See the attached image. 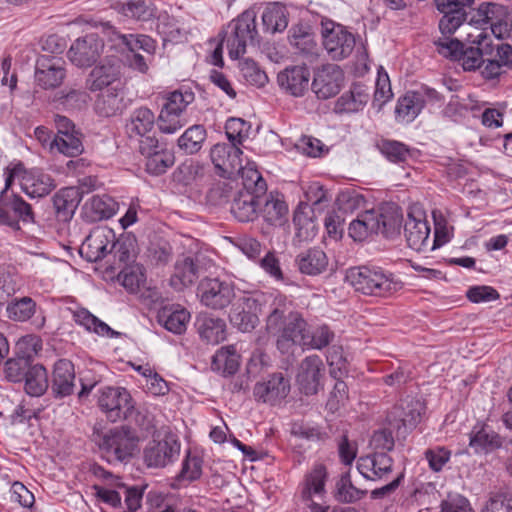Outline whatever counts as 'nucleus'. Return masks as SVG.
<instances>
[{
	"mask_svg": "<svg viewBox=\"0 0 512 512\" xmlns=\"http://www.w3.org/2000/svg\"><path fill=\"white\" fill-rule=\"evenodd\" d=\"M291 303L283 294L277 293L270 303L266 317V330L279 333L276 347L282 354L293 352L296 346L304 348L307 335V321L298 311H290Z\"/></svg>",
	"mask_w": 512,
	"mask_h": 512,
	"instance_id": "1",
	"label": "nucleus"
},
{
	"mask_svg": "<svg viewBox=\"0 0 512 512\" xmlns=\"http://www.w3.org/2000/svg\"><path fill=\"white\" fill-rule=\"evenodd\" d=\"M347 280L364 295L387 297L403 288L395 274L381 267L360 266L349 270Z\"/></svg>",
	"mask_w": 512,
	"mask_h": 512,
	"instance_id": "2",
	"label": "nucleus"
},
{
	"mask_svg": "<svg viewBox=\"0 0 512 512\" xmlns=\"http://www.w3.org/2000/svg\"><path fill=\"white\" fill-rule=\"evenodd\" d=\"M97 404L110 422L122 420L138 422L135 401L126 388L106 386L99 389Z\"/></svg>",
	"mask_w": 512,
	"mask_h": 512,
	"instance_id": "3",
	"label": "nucleus"
},
{
	"mask_svg": "<svg viewBox=\"0 0 512 512\" xmlns=\"http://www.w3.org/2000/svg\"><path fill=\"white\" fill-rule=\"evenodd\" d=\"M275 295L274 293L265 294L261 292L243 295L230 311L231 324L241 332L252 331L259 323L258 313H262L263 305L268 304L270 307Z\"/></svg>",
	"mask_w": 512,
	"mask_h": 512,
	"instance_id": "4",
	"label": "nucleus"
},
{
	"mask_svg": "<svg viewBox=\"0 0 512 512\" xmlns=\"http://www.w3.org/2000/svg\"><path fill=\"white\" fill-rule=\"evenodd\" d=\"M138 437L129 426H120L105 433L99 443L108 462H128L138 447Z\"/></svg>",
	"mask_w": 512,
	"mask_h": 512,
	"instance_id": "5",
	"label": "nucleus"
},
{
	"mask_svg": "<svg viewBox=\"0 0 512 512\" xmlns=\"http://www.w3.org/2000/svg\"><path fill=\"white\" fill-rule=\"evenodd\" d=\"M197 296L200 303L212 310H223L236 297L233 281L220 277H204L198 284Z\"/></svg>",
	"mask_w": 512,
	"mask_h": 512,
	"instance_id": "6",
	"label": "nucleus"
},
{
	"mask_svg": "<svg viewBox=\"0 0 512 512\" xmlns=\"http://www.w3.org/2000/svg\"><path fill=\"white\" fill-rule=\"evenodd\" d=\"M232 33L227 39L229 55L238 59L245 54L248 45L258 43V31L256 29V14L253 10H246L230 24Z\"/></svg>",
	"mask_w": 512,
	"mask_h": 512,
	"instance_id": "7",
	"label": "nucleus"
},
{
	"mask_svg": "<svg viewBox=\"0 0 512 512\" xmlns=\"http://www.w3.org/2000/svg\"><path fill=\"white\" fill-rule=\"evenodd\" d=\"M34 221L35 214L31 204L14 192L6 195L5 191H0V225L18 231L21 228L20 222L33 223Z\"/></svg>",
	"mask_w": 512,
	"mask_h": 512,
	"instance_id": "8",
	"label": "nucleus"
},
{
	"mask_svg": "<svg viewBox=\"0 0 512 512\" xmlns=\"http://www.w3.org/2000/svg\"><path fill=\"white\" fill-rule=\"evenodd\" d=\"M138 151L145 158V171L152 176L166 173L175 163L174 153L157 138L140 140Z\"/></svg>",
	"mask_w": 512,
	"mask_h": 512,
	"instance_id": "9",
	"label": "nucleus"
},
{
	"mask_svg": "<svg viewBox=\"0 0 512 512\" xmlns=\"http://www.w3.org/2000/svg\"><path fill=\"white\" fill-rule=\"evenodd\" d=\"M468 44L460 53L459 60L465 71H474L484 64V57L493 54V39L488 32L468 33Z\"/></svg>",
	"mask_w": 512,
	"mask_h": 512,
	"instance_id": "10",
	"label": "nucleus"
},
{
	"mask_svg": "<svg viewBox=\"0 0 512 512\" xmlns=\"http://www.w3.org/2000/svg\"><path fill=\"white\" fill-rule=\"evenodd\" d=\"M180 443L174 435L151 440L143 451L144 463L150 468H163L173 463L180 454Z\"/></svg>",
	"mask_w": 512,
	"mask_h": 512,
	"instance_id": "11",
	"label": "nucleus"
},
{
	"mask_svg": "<svg viewBox=\"0 0 512 512\" xmlns=\"http://www.w3.org/2000/svg\"><path fill=\"white\" fill-rule=\"evenodd\" d=\"M322 29L323 46L333 60L350 56L356 44L355 36L340 24L330 23Z\"/></svg>",
	"mask_w": 512,
	"mask_h": 512,
	"instance_id": "12",
	"label": "nucleus"
},
{
	"mask_svg": "<svg viewBox=\"0 0 512 512\" xmlns=\"http://www.w3.org/2000/svg\"><path fill=\"white\" fill-rule=\"evenodd\" d=\"M66 63L62 58L42 55L35 64V84L43 90H53L66 78Z\"/></svg>",
	"mask_w": 512,
	"mask_h": 512,
	"instance_id": "13",
	"label": "nucleus"
},
{
	"mask_svg": "<svg viewBox=\"0 0 512 512\" xmlns=\"http://www.w3.org/2000/svg\"><path fill=\"white\" fill-rule=\"evenodd\" d=\"M243 152L232 143H217L210 150V158L219 176L233 179L242 168Z\"/></svg>",
	"mask_w": 512,
	"mask_h": 512,
	"instance_id": "14",
	"label": "nucleus"
},
{
	"mask_svg": "<svg viewBox=\"0 0 512 512\" xmlns=\"http://www.w3.org/2000/svg\"><path fill=\"white\" fill-rule=\"evenodd\" d=\"M122 68L120 59L106 58L90 71L86 79V87L91 92H96L118 86V84H125L122 80Z\"/></svg>",
	"mask_w": 512,
	"mask_h": 512,
	"instance_id": "15",
	"label": "nucleus"
},
{
	"mask_svg": "<svg viewBox=\"0 0 512 512\" xmlns=\"http://www.w3.org/2000/svg\"><path fill=\"white\" fill-rule=\"evenodd\" d=\"M103 49V39L96 33H90L76 39L67 56L77 67H91L100 58Z\"/></svg>",
	"mask_w": 512,
	"mask_h": 512,
	"instance_id": "16",
	"label": "nucleus"
},
{
	"mask_svg": "<svg viewBox=\"0 0 512 512\" xmlns=\"http://www.w3.org/2000/svg\"><path fill=\"white\" fill-rule=\"evenodd\" d=\"M344 82V72L336 64H326L319 68L312 82V89L319 99H329L337 95Z\"/></svg>",
	"mask_w": 512,
	"mask_h": 512,
	"instance_id": "17",
	"label": "nucleus"
},
{
	"mask_svg": "<svg viewBox=\"0 0 512 512\" xmlns=\"http://www.w3.org/2000/svg\"><path fill=\"white\" fill-rule=\"evenodd\" d=\"M394 465L393 458L387 452L374 451L357 460V470L367 480L380 481L388 478Z\"/></svg>",
	"mask_w": 512,
	"mask_h": 512,
	"instance_id": "18",
	"label": "nucleus"
},
{
	"mask_svg": "<svg viewBox=\"0 0 512 512\" xmlns=\"http://www.w3.org/2000/svg\"><path fill=\"white\" fill-rule=\"evenodd\" d=\"M129 104L130 100L125 97V84H118L98 95L94 110L98 116L109 118L121 115Z\"/></svg>",
	"mask_w": 512,
	"mask_h": 512,
	"instance_id": "19",
	"label": "nucleus"
},
{
	"mask_svg": "<svg viewBox=\"0 0 512 512\" xmlns=\"http://www.w3.org/2000/svg\"><path fill=\"white\" fill-rule=\"evenodd\" d=\"M40 312L41 317L34 321V326L37 329H42L46 322V317L41 307L38 306L36 301L29 296L14 297L7 302L5 313L9 320L14 322H28Z\"/></svg>",
	"mask_w": 512,
	"mask_h": 512,
	"instance_id": "20",
	"label": "nucleus"
},
{
	"mask_svg": "<svg viewBox=\"0 0 512 512\" xmlns=\"http://www.w3.org/2000/svg\"><path fill=\"white\" fill-rule=\"evenodd\" d=\"M290 392V381L282 373H273L267 380L254 386L253 394L257 401L276 405Z\"/></svg>",
	"mask_w": 512,
	"mask_h": 512,
	"instance_id": "21",
	"label": "nucleus"
},
{
	"mask_svg": "<svg viewBox=\"0 0 512 512\" xmlns=\"http://www.w3.org/2000/svg\"><path fill=\"white\" fill-rule=\"evenodd\" d=\"M440 13L443 14L439 21V30L443 36L452 35L465 21V8L469 3H460L456 0H434Z\"/></svg>",
	"mask_w": 512,
	"mask_h": 512,
	"instance_id": "22",
	"label": "nucleus"
},
{
	"mask_svg": "<svg viewBox=\"0 0 512 512\" xmlns=\"http://www.w3.org/2000/svg\"><path fill=\"white\" fill-rule=\"evenodd\" d=\"M22 191L31 198H41L56 187L54 178L38 168L23 170L20 178Z\"/></svg>",
	"mask_w": 512,
	"mask_h": 512,
	"instance_id": "23",
	"label": "nucleus"
},
{
	"mask_svg": "<svg viewBox=\"0 0 512 512\" xmlns=\"http://www.w3.org/2000/svg\"><path fill=\"white\" fill-rule=\"evenodd\" d=\"M323 370V361L318 355H310L302 360L297 381L305 395H315L318 392Z\"/></svg>",
	"mask_w": 512,
	"mask_h": 512,
	"instance_id": "24",
	"label": "nucleus"
},
{
	"mask_svg": "<svg viewBox=\"0 0 512 512\" xmlns=\"http://www.w3.org/2000/svg\"><path fill=\"white\" fill-rule=\"evenodd\" d=\"M155 126V115L148 107L134 109L126 120L125 132L129 139L140 140L156 138L149 135Z\"/></svg>",
	"mask_w": 512,
	"mask_h": 512,
	"instance_id": "25",
	"label": "nucleus"
},
{
	"mask_svg": "<svg viewBox=\"0 0 512 512\" xmlns=\"http://www.w3.org/2000/svg\"><path fill=\"white\" fill-rule=\"evenodd\" d=\"M75 388L74 364L68 359L56 361L52 372L51 390L55 398L71 395Z\"/></svg>",
	"mask_w": 512,
	"mask_h": 512,
	"instance_id": "26",
	"label": "nucleus"
},
{
	"mask_svg": "<svg viewBox=\"0 0 512 512\" xmlns=\"http://www.w3.org/2000/svg\"><path fill=\"white\" fill-rule=\"evenodd\" d=\"M102 30L108 41L114 42L115 45H123L128 50H143L150 55H153L155 52V41L150 36L143 34H122L109 23L104 24Z\"/></svg>",
	"mask_w": 512,
	"mask_h": 512,
	"instance_id": "27",
	"label": "nucleus"
},
{
	"mask_svg": "<svg viewBox=\"0 0 512 512\" xmlns=\"http://www.w3.org/2000/svg\"><path fill=\"white\" fill-rule=\"evenodd\" d=\"M327 468L322 463H317L304 476L300 484V497L302 502L311 501V497L323 498L326 495Z\"/></svg>",
	"mask_w": 512,
	"mask_h": 512,
	"instance_id": "28",
	"label": "nucleus"
},
{
	"mask_svg": "<svg viewBox=\"0 0 512 512\" xmlns=\"http://www.w3.org/2000/svg\"><path fill=\"white\" fill-rule=\"evenodd\" d=\"M293 223L295 236L299 241H310L318 233L315 210L307 203L298 204L294 211Z\"/></svg>",
	"mask_w": 512,
	"mask_h": 512,
	"instance_id": "29",
	"label": "nucleus"
},
{
	"mask_svg": "<svg viewBox=\"0 0 512 512\" xmlns=\"http://www.w3.org/2000/svg\"><path fill=\"white\" fill-rule=\"evenodd\" d=\"M118 203L109 195H94L83 206L84 218L91 223L109 219L115 215Z\"/></svg>",
	"mask_w": 512,
	"mask_h": 512,
	"instance_id": "30",
	"label": "nucleus"
},
{
	"mask_svg": "<svg viewBox=\"0 0 512 512\" xmlns=\"http://www.w3.org/2000/svg\"><path fill=\"white\" fill-rule=\"evenodd\" d=\"M52 200L57 219L68 222L81 202V193L76 187H65L57 191Z\"/></svg>",
	"mask_w": 512,
	"mask_h": 512,
	"instance_id": "31",
	"label": "nucleus"
},
{
	"mask_svg": "<svg viewBox=\"0 0 512 512\" xmlns=\"http://www.w3.org/2000/svg\"><path fill=\"white\" fill-rule=\"evenodd\" d=\"M111 232L102 229L92 231L83 241L80 247V254L85 256L88 261L96 262L103 259L107 253L111 252L109 239Z\"/></svg>",
	"mask_w": 512,
	"mask_h": 512,
	"instance_id": "32",
	"label": "nucleus"
},
{
	"mask_svg": "<svg viewBox=\"0 0 512 512\" xmlns=\"http://www.w3.org/2000/svg\"><path fill=\"white\" fill-rule=\"evenodd\" d=\"M190 313L180 305H167L158 310L157 322L173 334L186 331Z\"/></svg>",
	"mask_w": 512,
	"mask_h": 512,
	"instance_id": "33",
	"label": "nucleus"
},
{
	"mask_svg": "<svg viewBox=\"0 0 512 512\" xmlns=\"http://www.w3.org/2000/svg\"><path fill=\"white\" fill-rule=\"evenodd\" d=\"M404 235L410 248L422 251L429 239L430 226L425 218L408 214L404 224Z\"/></svg>",
	"mask_w": 512,
	"mask_h": 512,
	"instance_id": "34",
	"label": "nucleus"
},
{
	"mask_svg": "<svg viewBox=\"0 0 512 512\" xmlns=\"http://www.w3.org/2000/svg\"><path fill=\"white\" fill-rule=\"evenodd\" d=\"M368 88L360 83H354L350 90L343 93L336 101V113H354L362 110L369 100Z\"/></svg>",
	"mask_w": 512,
	"mask_h": 512,
	"instance_id": "35",
	"label": "nucleus"
},
{
	"mask_svg": "<svg viewBox=\"0 0 512 512\" xmlns=\"http://www.w3.org/2000/svg\"><path fill=\"white\" fill-rule=\"evenodd\" d=\"M195 325L200 338L207 344L215 345L226 339V323L222 318L202 314Z\"/></svg>",
	"mask_w": 512,
	"mask_h": 512,
	"instance_id": "36",
	"label": "nucleus"
},
{
	"mask_svg": "<svg viewBox=\"0 0 512 512\" xmlns=\"http://www.w3.org/2000/svg\"><path fill=\"white\" fill-rule=\"evenodd\" d=\"M469 446L475 453H488L502 446V439L488 425L478 422L470 433Z\"/></svg>",
	"mask_w": 512,
	"mask_h": 512,
	"instance_id": "37",
	"label": "nucleus"
},
{
	"mask_svg": "<svg viewBox=\"0 0 512 512\" xmlns=\"http://www.w3.org/2000/svg\"><path fill=\"white\" fill-rule=\"evenodd\" d=\"M279 85L293 96H302L308 88L309 72L306 68H286L277 76Z\"/></svg>",
	"mask_w": 512,
	"mask_h": 512,
	"instance_id": "38",
	"label": "nucleus"
},
{
	"mask_svg": "<svg viewBox=\"0 0 512 512\" xmlns=\"http://www.w3.org/2000/svg\"><path fill=\"white\" fill-rule=\"evenodd\" d=\"M295 263L302 274L317 276L326 271L328 257L322 249L314 247L299 253Z\"/></svg>",
	"mask_w": 512,
	"mask_h": 512,
	"instance_id": "39",
	"label": "nucleus"
},
{
	"mask_svg": "<svg viewBox=\"0 0 512 512\" xmlns=\"http://www.w3.org/2000/svg\"><path fill=\"white\" fill-rule=\"evenodd\" d=\"M262 197L239 191L231 204V213L240 222L253 221L257 217Z\"/></svg>",
	"mask_w": 512,
	"mask_h": 512,
	"instance_id": "40",
	"label": "nucleus"
},
{
	"mask_svg": "<svg viewBox=\"0 0 512 512\" xmlns=\"http://www.w3.org/2000/svg\"><path fill=\"white\" fill-rule=\"evenodd\" d=\"M240 366V355L234 345L223 346L212 357L211 369L223 376L234 375Z\"/></svg>",
	"mask_w": 512,
	"mask_h": 512,
	"instance_id": "41",
	"label": "nucleus"
},
{
	"mask_svg": "<svg viewBox=\"0 0 512 512\" xmlns=\"http://www.w3.org/2000/svg\"><path fill=\"white\" fill-rule=\"evenodd\" d=\"M69 310L72 313L74 322L83 327L86 331L111 338L118 335L109 325L93 315L88 309L80 307L76 309L70 308Z\"/></svg>",
	"mask_w": 512,
	"mask_h": 512,
	"instance_id": "42",
	"label": "nucleus"
},
{
	"mask_svg": "<svg viewBox=\"0 0 512 512\" xmlns=\"http://www.w3.org/2000/svg\"><path fill=\"white\" fill-rule=\"evenodd\" d=\"M425 106V100L420 92L409 91L397 101L396 118L402 122L413 121Z\"/></svg>",
	"mask_w": 512,
	"mask_h": 512,
	"instance_id": "43",
	"label": "nucleus"
},
{
	"mask_svg": "<svg viewBox=\"0 0 512 512\" xmlns=\"http://www.w3.org/2000/svg\"><path fill=\"white\" fill-rule=\"evenodd\" d=\"M265 221L271 225L281 224L288 214V205L283 194L275 191L265 195L263 208L261 210Z\"/></svg>",
	"mask_w": 512,
	"mask_h": 512,
	"instance_id": "44",
	"label": "nucleus"
},
{
	"mask_svg": "<svg viewBox=\"0 0 512 512\" xmlns=\"http://www.w3.org/2000/svg\"><path fill=\"white\" fill-rule=\"evenodd\" d=\"M25 392L32 397H40L49 388L47 369L42 364H35L23 379Z\"/></svg>",
	"mask_w": 512,
	"mask_h": 512,
	"instance_id": "45",
	"label": "nucleus"
},
{
	"mask_svg": "<svg viewBox=\"0 0 512 512\" xmlns=\"http://www.w3.org/2000/svg\"><path fill=\"white\" fill-rule=\"evenodd\" d=\"M207 138V131L203 125L195 124L185 130L178 138L177 144L185 154L193 155L199 152Z\"/></svg>",
	"mask_w": 512,
	"mask_h": 512,
	"instance_id": "46",
	"label": "nucleus"
},
{
	"mask_svg": "<svg viewBox=\"0 0 512 512\" xmlns=\"http://www.w3.org/2000/svg\"><path fill=\"white\" fill-rule=\"evenodd\" d=\"M379 229L375 218V211L369 210L361 213L349 225V235L355 241H363Z\"/></svg>",
	"mask_w": 512,
	"mask_h": 512,
	"instance_id": "47",
	"label": "nucleus"
},
{
	"mask_svg": "<svg viewBox=\"0 0 512 512\" xmlns=\"http://www.w3.org/2000/svg\"><path fill=\"white\" fill-rule=\"evenodd\" d=\"M236 176L242 180L243 189L240 190L241 192L265 196L267 192L266 181L254 166L250 164L247 166L242 165L241 171Z\"/></svg>",
	"mask_w": 512,
	"mask_h": 512,
	"instance_id": "48",
	"label": "nucleus"
},
{
	"mask_svg": "<svg viewBox=\"0 0 512 512\" xmlns=\"http://www.w3.org/2000/svg\"><path fill=\"white\" fill-rule=\"evenodd\" d=\"M264 28L271 32H282L288 26L286 8L279 3H273L267 6L262 14Z\"/></svg>",
	"mask_w": 512,
	"mask_h": 512,
	"instance_id": "49",
	"label": "nucleus"
},
{
	"mask_svg": "<svg viewBox=\"0 0 512 512\" xmlns=\"http://www.w3.org/2000/svg\"><path fill=\"white\" fill-rule=\"evenodd\" d=\"M89 95L81 89H69L60 91L55 95L54 102L58 108L66 111L81 110L87 104Z\"/></svg>",
	"mask_w": 512,
	"mask_h": 512,
	"instance_id": "50",
	"label": "nucleus"
},
{
	"mask_svg": "<svg viewBox=\"0 0 512 512\" xmlns=\"http://www.w3.org/2000/svg\"><path fill=\"white\" fill-rule=\"evenodd\" d=\"M289 42L300 52L305 54L313 53L316 48V42L313 33L308 26L298 24L293 25L289 31Z\"/></svg>",
	"mask_w": 512,
	"mask_h": 512,
	"instance_id": "51",
	"label": "nucleus"
},
{
	"mask_svg": "<svg viewBox=\"0 0 512 512\" xmlns=\"http://www.w3.org/2000/svg\"><path fill=\"white\" fill-rule=\"evenodd\" d=\"M381 154L392 163H405L411 157L410 148L399 141L383 139L378 143Z\"/></svg>",
	"mask_w": 512,
	"mask_h": 512,
	"instance_id": "52",
	"label": "nucleus"
},
{
	"mask_svg": "<svg viewBox=\"0 0 512 512\" xmlns=\"http://www.w3.org/2000/svg\"><path fill=\"white\" fill-rule=\"evenodd\" d=\"M335 333L327 324H320L307 332L304 348L322 350L328 347L334 340Z\"/></svg>",
	"mask_w": 512,
	"mask_h": 512,
	"instance_id": "53",
	"label": "nucleus"
},
{
	"mask_svg": "<svg viewBox=\"0 0 512 512\" xmlns=\"http://www.w3.org/2000/svg\"><path fill=\"white\" fill-rule=\"evenodd\" d=\"M199 277V266L192 257L179 259L175 264L173 280H179L184 287L192 285Z\"/></svg>",
	"mask_w": 512,
	"mask_h": 512,
	"instance_id": "54",
	"label": "nucleus"
},
{
	"mask_svg": "<svg viewBox=\"0 0 512 512\" xmlns=\"http://www.w3.org/2000/svg\"><path fill=\"white\" fill-rule=\"evenodd\" d=\"M81 134L74 133L67 136H54V153L58 152L67 157H77L84 151Z\"/></svg>",
	"mask_w": 512,
	"mask_h": 512,
	"instance_id": "55",
	"label": "nucleus"
},
{
	"mask_svg": "<svg viewBox=\"0 0 512 512\" xmlns=\"http://www.w3.org/2000/svg\"><path fill=\"white\" fill-rule=\"evenodd\" d=\"M119 5L120 12L129 18L147 21L153 16L149 0H122Z\"/></svg>",
	"mask_w": 512,
	"mask_h": 512,
	"instance_id": "56",
	"label": "nucleus"
},
{
	"mask_svg": "<svg viewBox=\"0 0 512 512\" xmlns=\"http://www.w3.org/2000/svg\"><path fill=\"white\" fill-rule=\"evenodd\" d=\"M367 494V490H362L355 487L350 479L349 474L342 475L336 484L335 498L342 503H354Z\"/></svg>",
	"mask_w": 512,
	"mask_h": 512,
	"instance_id": "57",
	"label": "nucleus"
},
{
	"mask_svg": "<svg viewBox=\"0 0 512 512\" xmlns=\"http://www.w3.org/2000/svg\"><path fill=\"white\" fill-rule=\"evenodd\" d=\"M145 279L142 267L139 265H127L118 274V281L130 293L137 292Z\"/></svg>",
	"mask_w": 512,
	"mask_h": 512,
	"instance_id": "58",
	"label": "nucleus"
},
{
	"mask_svg": "<svg viewBox=\"0 0 512 512\" xmlns=\"http://www.w3.org/2000/svg\"><path fill=\"white\" fill-rule=\"evenodd\" d=\"M239 68L244 79L251 85L263 87L268 82L265 71L251 58L240 61Z\"/></svg>",
	"mask_w": 512,
	"mask_h": 512,
	"instance_id": "59",
	"label": "nucleus"
},
{
	"mask_svg": "<svg viewBox=\"0 0 512 512\" xmlns=\"http://www.w3.org/2000/svg\"><path fill=\"white\" fill-rule=\"evenodd\" d=\"M375 218L379 229L374 234H381L385 238H393L400 232L401 218L396 213H377Z\"/></svg>",
	"mask_w": 512,
	"mask_h": 512,
	"instance_id": "60",
	"label": "nucleus"
},
{
	"mask_svg": "<svg viewBox=\"0 0 512 512\" xmlns=\"http://www.w3.org/2000/svg\"><path fill=\"white\" fill-rule=\"evenodd\" d=\"M250 128V124L241 118H229L225 124V133L229 143L241 145L248 137Z\"/></svg>",
	"mask_w": 512,
	"mask_h": 512,
	"instance_id": "61",
	"label": "nucleus"
},
{
	"mask_svg": "<svg viewBox=\"0 0 512 512\" xmlns=\"http://www.w3.org/2000/svg\"><path fill=\"white\" fill-rule=\"evenodd\" d=\"M186 124L181 113L162 108L157 119L159 130L164 134H174Z\"/></svg>",
	"mask_w": 512,
	"mask_h": 512,
	"instance_id": "62",
	"label": "nucleus"
},
{
	"mask_svg": "<svg viewBox=\"0 0 512 512\" xmlns=\"http://www.w3.org/2000/svg\"><path fill=\"white\" fill-rule=\"evenodd\" d=\"M32 366V363L23 357L13 356L5 362L6 378L11 382H22Z\"/></svg>",
	"mask_w": 512,
	"mask_h": 512,
	"instance_id": "63",
	"label": "nucleus"
},
{
	"mask_svg": "<svg viewBox=\"0 0 512 512\" xmlns=\"http://www.w3.org/2000/svg\"><path fill=\"white\" fill-rule=\"evenodd\" d=\"M327 363L330 367V375L333 378H341L347 372V361L341 346L332 345L327 351Z\"/></svg>",
	"mask_w": 512,
	"mask_h": 512,
	"instance_id": "64",
	"label": "nucleus"
}]
</instances>
